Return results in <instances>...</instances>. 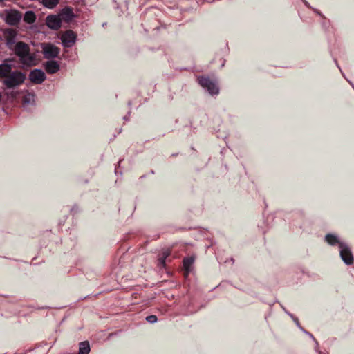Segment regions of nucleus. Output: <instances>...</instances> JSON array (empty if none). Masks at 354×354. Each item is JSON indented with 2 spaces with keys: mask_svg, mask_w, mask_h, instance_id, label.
<instances>
[{
  "mask_svg": "<svg viewBox=\"0 0 354 354\" xmlns=\"http://www.w3.org/2000/svg\"><path fill=\"white\" fill-rule=\"evenodd\" d=\"M90 351V344L88 341H84L79 344V351L77 354H88Z\"/></svg>",
  "mask_w": 354,
  "mask_h": 354,
  "instance_id": "dca6fc26",
  "label": "nucleus"
},
{
  "mask_svg": "<svg viewBox=\"0 0 354 354\" xmlns=\"http://www.w3.org/2000/svg\"><path fill=\"white\" fill-rule=\"evenodd\" d=\"M339 71L341 73H343V71H342V69H339Z\"/></svg>",
  "mask_w": 354,
  "mask_h": 354,
  "instance_id": "72a5a7b5",
  "label": "nucleus"
},
{
  "mask_svg": "<svg viewBox=\"0 0 354 354\" xmlns=\"http://www.w3.org/2000/svg\"><path fill=\"white\" fill-rule=\"evenodd\" d=\"M115 174H117V173L118 172V169H117V168L115 169Z\"/></svg>",
  "mask_w": 354,
  "mask_h": 354,
  "instance_id": "7c9ffc66",
  "label": "nucleus"
},
{
  "mask_svg": "<svg viewBox=\"0 0 354 354\" xmlns=\"http://www.w3.org/2000/svg\"><path fill=\"white\" fill-rule=\"evenodd\" d=\"M339 71L341 73H343V71H342V69H339Z\"/></svg>",
  "mask_w": 354,
  "mask_h": 354,
  "instance_id": "473e14b6",
  "label": "nucleus"
},
{
  "mask_svg": "<svg viewBox=\"0 0 354 354\" xmlns=\"http://www.w3.org/2000/svg\"><path fill=\"white\" fill-rule=\"evenodd\" d=\"M303 3L305 4V6L309 8H311V6H310L309 3L306 0H301Z\"/></svg>",
  "mask_w": 354,
  "mask_h": 354,
  "instance_id": "b1692460",
  "label": "nucleus"
},
{
  "mask_svg": "<svg viewBox=\"0 0 354 354\" xmlns=\"http://www.w3.org/2000/svg\"><path fill=\"white\" fill-rule=\"evenodd\" d=\"M6 0H0V3L5 1Z\"/></svg>",
  "mask_w": 354,
  "mask_h": 354,
  "instance_id": "2f4dec72",
  "label": "nucleus"
},
{
  "mask_svg": "<svg viewBox=\"0 0 354 354\" xmlns=\"http://www.w3.org/2000/svg\"><path fill=\"white\" fill-rule=\"evenodd\" d=\"M122 160H120L119 162H118V167H120V164Z\"/></svg>",
  "mask_w": 354,
  "mask_h": 354,
  "instance_id": "c756f323",
  "label": "nucleus"
},
{
  "mask_svg": "<svg viewBox=\"0 0 354 354\" xmlns=\"http://www.w3.org/2000/svg\"><path fill=\"white\" fill-rule=\"evenodd\" d=\"M46 24L50 29L57 30L61 28L62 19L58 15H50L46 18Z\"/></svg>",
  "mask_w": 354,
  "mask_h": 354,
  "instance_id": "1a4fd4ad",
  "label": "nucleus"
},
{
  "mask_svg": "<svg viewBox=\"0 0 354 354\" xmlns=\"http://www.w3.org/2000/svg\"><path fill=\"white\" fill-rule=\"evenodd\" d=\"M21 14L17 10H9L6 12L5 21L10 26H17L21 19Z\"/></svg>",
  "mask_w": 354,
  "mask_h": 354,
  "instance_id": "0eeeda50",
  "label": "nucleus"
},
{
  "mask_svg": "<svg viewBox=\"0 0 354 354\" xmlns=\"http://www.w3.org/2000/svg\"><path fill=\"white\" fill-rule=\"evenodd\" d=\"M13 58L5 59L0 64V83L5 90H13L22 85L26 80V75L20 70H12L11 64Z\"/></svg>",
  "mask_w": 354,
  "mask_h": 354,
  "instance_id": "f257e3e1",
  "label": "nucleus"
},
{
  "mask_svg": "<svg viewBox=\"0 0 354 354\" xmlns=\"http://www.w3.org/2000/svg\"><path fill=\"white\" fill-rule=\"evenodd\" d=\"M28 77L32 83L41 84L45 81L46 76L41 69L35 68L30 72Z\"/></svg>",
  "mask_w": 354,
  "mask_h": 354,
  "instance_id": "6e6552de",
  "label": "nucleus"
},
{
  "mask_svg": "<svg viewBox=\"0 0 354 354\" xmlns=\"http://www.w3.org/2000/svg\"><path fill=\"white\" fill-rule=\"evenodd\" d=\"M12 50L19 58V62L24 66L32 67L37 64L35 56L31 53L28 44L21 41H17Z\"/></svg>",
  "mask_w": 354,
  "mask_h": 354,
  "instance_id": "f03ea898",
  "label": "nucleus"
},
{
  "mask_svg": "<svg viewBox=\"0 0 354 354\" xmlns=\"http://www.w3.org/2000/svg\"><path fill=\"white\" fill-rule=\"evenodd\" d=\"M5 38H16L17 31L13 28H7L4 31Z\"/></svg>",
  "mask_w": 354,
  "mask_h": 354,
  "instance_id": "a211bd4d",
  "label": "nucleus"
},
{
  "mask_svg": "<svg viewBox=\"0 0 354 354\" xmlns=\"http://www.w3.org/2000/svg\"><path fill=\"white\" fill-rule=\"evenodd\" d=\"M60 40L64 48H71L77 41V34L72 30H67L62 34Z\"/></svg>",
  "mask_w": 354,
  "mask_h": 354,
  "instance_id": "39448f33",
  "label": "nucleus"
},
{
  "mask_svg": "<svg viewBox=\"0 0 354 354\" xmlns=\"http://www.w3.org/2000/svg\"><path fill=\"white\" fill-rule=\"evenodd\" d=\"M24 21L28 24H32L36 20L35 13L32 10H28L24 15Z\"/></svg>",
  "mask_w": 354,
  "mask_h": 354,
  "instance_id": "2eb2a0df",
  "label": "nucleus"
},
{
  "mask_svg": "<svg viewBox=\"0 0 354 354\" xmlns=\"http://www.w3.org/2000/svg\"><path fill=\"white\" fill-rule=\"evenodd\" d=\"M60 16L62 17V20L66 22H70L73 18H75V15L73 10L70 7H66L60 12Z\"/></svg>",
  "mask_w": 354,
  "mask_h": 354,
  "instance_id": "9b49d317",
  "label": "nucleus"
},
{
  "mask_svg": "<svg viewBox=\"0 0 354 354\" xmlns=\"http://www.w3.org/2000/svg\"><path fill=\"white\" fill-rule=\"evenodd\" d=\"M303 3L305 4V6L309 8H311V6H310L309 3L306 0H301Z\"/></svg>",
  "mask_w": 354,
  "mask_h": 354,
  "instance_id": "393cba45",
  "label": "nucleus"
},
{
  "mask_svg": "<svg viewBox=\"0 0 354 354\" xmlns=\"http://www.w3.org/2000/svg\"><path fill=\"white\" fill-rule=\"evenodd\" d=\"M33 97V95L28 94L23 97V103L24 104H29L30 103L31 98Z\"/></svg>",
  "mask_w": 354,
  "mask_h": 354,
  "instance_id": "5701e85b",
  "label": "nucleus"
},
{
  "mask_svg": "<svg viewBox=\"0 0 354 354\" xmlns=\"http://www.w3.org/2000/svg\"><path fill=\"white\" fill-rule=\"evenodd\" d=\"M348 82L350 83V84H351V85L352 86V87L354 88V84H353L352 82H351L350 81H348Z\"/></svg>",
  "mask_w": 354,
  "mask_h": 354,
  "instance_id": "cd10ccee",
  "label": "nucleus"
},
{
  "mask_svg": "<svg viewBox=\"0 0 354 354\" xmlns=\"http://www.w3.org/2000/svg\"><path fill=\"white\" fill-rule=\"evenodd\" d=\"M45 71L48 74H55L60 70V65L58 62L50 59L44 64Z\"/></svg>",
  "mask_w": 354,
  "mask_h": 354,
  "instance_id": "9d476101",
  "label": "nucleus"
},
{
  "mask_svg": "<svg viewBox=\"0 0 354 354\" xmlns=\"http://www.w3.org/2000/svg\"><path fill=\"white\" fill-rule=\"evenodd\" d=\"M41 52L46 59L57 58L60 53V48L52 43H42Z\"/></svg>",
  "mask_w": 354,
  "mask_h": 354,
  "instance_id": "20e7f679",
  "label": "nucleus"
},
{
  "mask_svg": "<svg viewBox=\"0 0 354 354\" xmlns=\"http://www.w3.org/2000/svg\"><path fill=\"white\" fill-rule=\"evenodd\" d=\"M282 308L285 311V313H287L292 319L296 325L302 330L304 328L300 326L298 318L295 317L290 313L288 312L284 307L282 306Z\"/></svg>",
  "mask_w": 354,
  "mask_h": 354,
  "instance_id": "6ab92c4d",
  "label": "nucleus"
},
{
  "mask_svg": "<svg viewBox=\"0 0 354 354\" xmlns=\"http://www.w3.org/2000/svg\"><path fill=\"white\" fill-rule=\"evenodd\" d=\"M339 71L341 73H343V71H342V69H339Z\"/></svg>",
  "mask_w": 354,
  "mask_h": 354,
  "instance_id": "f704fd0d",
  "label": "nucleus"
},
{
  "mask_svg": "<svg viewBox=\"0 0 354 354\" xmlns=\"http://www.w3.org/2000/svg\"><path fill=\"white\" fill-rule=\"evenodd\" d=\"M194 261V258L192 257H185L183 260V268L185 270V276L187 277L191 271V267Z\"/></svg>",
  "mask_w": 354,
  "mask_h": 354,
  "instance_id": "4468645a",
  "label": "nucleus"
},
{
  "mask_svg": "<svg viewBox=\"0 0 354 354\" xmlns=\"http://www.w3.org/2000/svg\"><path fill=\"white\" fill-rule=\"evenodd\" d=\"M171 250L169 249L163 250L159 254L158 258V266L162 269L165 268L167 258L170 256Z\"/></svg>",
  "mask_w": 354,
  "mask_h": 354,
  "instance_id": "ddd939ff",
  "label": "nucleus"
},
{
  "mask_svg": "<svg viewBox=\"0 0 354 354\" xmlns=\"http://www.w3.org/2000/svg\"><path fill=\"white\" fill-rule=\"evenodd\" d=\"M157 320V317L154 315H149L146 317V321L150 324H154Z\"/></svg>",
  "mask_w": 354,
  "mask_h": 354,
  "instance_id": "412c9836",
  "label": "nucleus"
},
{
  "mask_svg": "<svg viewBox=\"0 0 354 354\" xmlns=\"http://www.w3.org/2000/svg\"><path fill=\"white\" fill-rule=\"evenodd\" d=\"M335 63H336V66L340 69L339 66H338V64L337 63V60L335 59Z\"/></svg>",
  "mask_w": 354,
  "mask_h": 354,
  "instance_id": "c85d7f7f",
  "label": "nucleus"
},
{
  "mask_svg": "<svg viewBox=\"0 0 354 354\" xmlns=\"http://www.w3.org/2000/svg\"><path fill=\"white\" fill-rule=\"evenodd\" d=\"M16 43V38H6V44L10 50L13 48L12 46H15Z\"/></svg>",
  "mask_w": 354,
  "mask_h": 354,
  "instance_id": "aec40b11",
  "label": "nucleus"
},
{
  "mask_svg": "<svg viewBox=\"0 0 354 354\" xmlns=\"http://www.w3.org/2000/svg\"><path fill=\"white\" fill-rule=\"evenodd\" d=\"M129 114H130V112H129V113H128V115H129ZM123 119H124V120H129V115H125V116H124Z\"/></svg>",
  "mask_w": 354,
  "mask_h": 354,
  "instance_id": "a878e982",
  "label": "nucleus"
},
{
  "mask_svg": "<svg viewBox=\"0 0 354 354\" xmlns=\"http://www.w3.org/2000/svg\"><path fill=\"white\" fill-rule=\"evenodd\" d=\"M302 331H304L306 334H307L309 337H310L315 341V349L316 351L318 352L319 344L317 342V340L315 339L313 335L311 333H310L309 332L306 331L304 329H303Z\"/></svg>",
  "mask_w": 354,
  "mask_h": 354,
  "instance_id": "4be33fe9",
  "label": "nucleus"
},
{
  "mask_svg": "<svg viewBox=\"0 0 354 354\" xmlns=\"http://www.w3.org/2000/svg\"><path fill=\"white\" fill-rule=\"evenodd\" d=\"M325 241L331 246L337 245L340 249V245L342 243H345L343 241H341L339 236L333 234H327L325 236Z\"/></svg>",
  "mask_w": 354,
  "mask_h": 354,
  "instance_id": "f8f14e48",
  "label": "nucleus"
},
{
  "mask_svg": "<svg viewBox=\"0 0 354 354\" xmlns=\"http://www.w3.org/2000/svg\"><path fill=\"white\" fill-rule=\"evenodd\" d=\"M339 255L346 265L350 266L353 263L354 258L351 250L346 243L340 245Z\"/></svg>",
  "mask_w": 354,
  "mask_h": 354,
  "instance_id": "423d86ee",
  "label": "nucleus"
},
{
  "mask_svg": "<svg viewBox=\"0 0 354 354\" xmlns=\"http://www.w3.org/2000/svg\"><path fill=\"white\" fill-rule=\"evenodd\" d=\"M313 10H314V11H315L317 15H319L322 16V14H321V13H320L317 10H315V9H314V8H313Z\"/></svg>",
  "mask_w": 354,
  "mask_h": 354,
  "instance_id": "bb28decb",
  "label": "nucleus"
},
{
  "mask_svg": "<svg viewBox=\"0 0 354 354\" xmlns=\"http://www.w3.org/2000/svg\"><path fill=\"white\" fill-rule=\"evenodd\" d=\"M59 2V0H42V3L44 7L49 9H53L56 7Z\"/></svg>",
  "mask_w": 354,
  "mask_h": 354,
  "instance_id": "f3484780",
  "label": "nucleus"
},
{
  "mask_svg": "<svg viewBox=\"0 0 354 354\" xmlns=\"http://www.w3.org/2000/svg\"><path fill=\"white\" fill-rule=\"evenodd\" d=\"M200 86L206 90L209 94L218 95L219 93V88L215 81L212 80L209 77L199 76L197 79Z\"/></svg>",
  "mask_w": 354,
  "mask_h": 354,
  "instance_id": "7ed1b4c3",
  "label": "nucleus"
}]
</instances>
